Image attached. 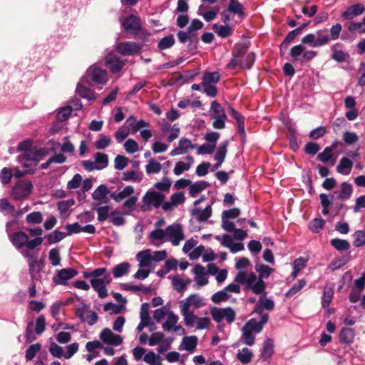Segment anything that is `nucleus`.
<instances>
[{
	"mask_svg": "<svg viewBox=\"0 0 365 365\" xmlns=\"http://www.w3.org/2000/svg\"><path fill=\"white\" fill-rule=\"evenodd\" d=\"M49 352L55 358L61 359L64 357L63 348L55 342H51L49 345Z\"/></svg>",
	"mask_w": 365,
	"mask_h": 365,
	"instance_id": "62",
	"label": "nucleus"
},
{
	"mask_svg": "<svg viewBox=\"0 0 365 365\" xmlns=\"http://www.w3.org/2000/svg\"><path fill=\"white\" fill-rule=\"evenodd\" d=\"M0 212L13 216L15 207L6 199H0Z\"/></svg>",
	"mask_w": 365,
	"mask_h": 365,
	"instance_id": "58",
	"label": "nucleus"
},
{
	"mask_svg": "<svg viewBox=\"0 0 365 365\" xmlns=\"http://www.w3.org/2000/svg\"><path fill=\"white\" fill-rule=\"evenodd\" d=\"M134 188L131 185L125 186L123 190L118 192H113L110 195L112 199H113L116 202H121L123 199L128 198L130 196L133 195Z\"/></svg>",
	"mask_w": 365,
	"mask_h": 365,
	"instance_id": "35",
	"label": "nucleus"
},
{
	"mask_svg": "<svg viewBox=\"0 0 365 365\" xmlns=\"http://www.w3.org/2000/svg\"><path fill=\"white\" fill-rule=\"evenodd\" d=\"M315 35L319 47L327 45L331 41V38H329L327 29L317 31Z\"/></svg>",
	"mask_w": 365,
	"mask_h": 365,
	"instance_id": "43",
	"label": "nucleus"
},
{
	"mask_svg": "<svg viewBox=\"0 0 365 365\" xmlns=\"http://www.w3.org/2000/svg\"><path fill=\"white\" fill-rule=\"evenodd\" d=\"M162 165L160 163L154 159H151L148 161V163L145 166V171L147 174L158 173L160 172Z\"/></svg>",
	"mask_w": 365,
	"mask_h": 365,
	"instance_id": "60",
	"label": "nucleus"
},
{
	"mask_svg": "<svg viewBox=\"0 0 365 365\" xmlns=\"http://www.w3.org/2000/svg\"><path fill=\"white\" fill-rule=\"evenodd\" d=\"M197 337L196 336H184L182 339L178 349L180 351H187L190 353H193L197 344Z\"/></svg>",
	"mask_w": 365,
	"mask_h": 365,
	"instance_id": "26",
	"label": "nucleus"
},
{
	"mask_svg": "<svg viewBox=\"0 0 365 365\" xmlns=\"http://www.w3.org/2000/svg\"><path fill=\"white\" fill-rule=\"evenodd\" d=\"M213 31L220 37L226 38L232 34V29L228 25H217L214 24L212 26Z\"/></svg>",
	"mask_w": 365,
	"mask_h": 365,
	"instance_id": "50",
	"label": "nucleus"
},
{
	"mask_svg": "<svg viewBox=\"0 0 365 365\" xmlns=\"http://www.w3.org/2000/svg\"><path fill=\"white\" fill-rule=\"evenodd\" d=\"M344 107L346 109H349L348 111L345 113V116L349 120H355L359 115V112L357 109L355 108L356 103L355 98L353 96H347L344 99Z\"/></svg>",
	"mask_w": 365,
	"mask_h": 365,
	"instance_id": "21",
	"label": "nucleus"
},
{
	"mask_svg": "<svg viewBox=\"0 0 365 365\" xmlns=\"http://www.w3.org/2000/svg\"><path fill=\"white\" fill-rule=\"evenodd\" d=\"M143 179V174L138 171L130 170L123 173L122 180L126 182H140Z\"/></svg>",
	"mask_w": 365,
	"mask_h": 365,
	"instance_id": "46",
	"label": "nucleus"
},
{
	"mask_svg": "<svg viewBox=\"0 0 365 365\" xmlns=\"http://www.w3.org/2000/svg\"><path fill=\"white\" fill-rule=\"evenodd\" d=\"M77 274V271L73 268L61 269L53 277V282L56 284L65 285L68 280L73 278Z\"/></svg>",
	"mask_w": 365,
	"mask_h": 365,
	"instance_id": "16",
	"label": "nucleus"
},
{
	"mask_svg": "<svg viewBox=\"0 0 365 365\" xmlns=\"http://www.w3.org/2000/svg\"><path fill=\"white\" fill-rule=\"evenodd\" d=\"M138 201V197L132 195L127 198L126 200L122 205V210H123L124 215H130L131 212L135 210V206Z\"/></svg>",
	"mask_w": 365,
	"mask_h": 365,
	"instance_id": "45",
	"label": "nucleus"
},
{
	"mask_svg": "<svg viewBox=\"0 0 365 365\" xmlns=\"http://www.w3.org/2000/svg\"><path fill=\"white\" fill-rule=\"evenodd\" d=\"M365 12V6L361 3L354 4L348 6L341 14L343 19L351 21Z\"/></svg>",
	"mask_w": 365,
	"mask_h": 365,
	"instance_id": "14",
	"label": "nucleus"
},
{
	"mask_svg": "<svg viewBox=\"0 0 365 365\" xmlns=\"http://www.w3.org/2000/svg\"><path fill=\"white\" fill-rule=\"evenodd\" d=\"M76 91L81 97L89 101L93 100L96 98L95 93L92 90L81 84H78Z\"/></svg>",
	"mask_w": 365,
	"mask_h": 365,
	"instance_id": "49",
	"label": "nucleus"
},
{
	"mask_svg": "<svg viewBox=\"0 0 365 365\" xmlns=\"http://www.w3.org/2000/svg\"><path fill=\"white\" fill-rule=\"evenodd\" d=\"M352 192V185L349 182H344L341 185V190L339 192H334L333 197L336 195V199L344 201L351 197Z\"/></svg>",
	"mask_w": 365,
	"mask_h": 365,
	"instance_id": "32",
	"label": "nucleus"
},
{
	"mask_svg": "<svg viewBox=\"0 0 365 365\" xmlns=\"http://www.w3.org/2000/svg\"><path fill=\"white\" fill-rule=\"evenodd\" d=\"M273 341L270 339H267L264 341L263 350L262 351V357L264 359H267L273 354Z\"/></svg>",
	"mask_w": 365,
	"mask_h": 365,
	"instance_id": "57",
	"label": "nucleus"
},
{
	"mask_svg": "<svg viewBox=\"0 0 365 365\" xmlns=\"http://www.w3.org/2000/svg\"><path fill=\"white\" fill-rule=\"evenodd\" d=\"M268 314H264L262 315L259 322H257L255 319H251L244 326L251 330L252 332L259 333L262 330L263 326L268 322Z\"/></svg>",
	"mask_w": 365,
	"mask_h": 365,
	"instance_id": "22",
	"label": "nucleus"
},
{
	"mask_svg": "<svg viewBox=\"0 0 365 365\" xmlns=\"http://www.w3.org/2000/svg\"><path fill=\"white\" fill-rule=\"evenodd\" d=\"M211 118L214 120L212 126L215 129H223L225 127L227 115L222 106L214 101L210 105Z\"/></svg>",
	"mask_w": 365,
	"mask_h": 365,
	"instance_id": "8",
	"label": "nucleus"
},
{
	"mask_svg": "<svg viewBox=\"0 0 365 365\" xmlns=\"http://www.w3.org/2000/svg\"><path fill=\"white\" fill-rule=\"evenodd\" d=\"M227 9L230 13L237 14L240 18L245 16L243 6L237 0H230Z\"/></svg>",
	"mask_w": 365,
	"mask_h": 365,
	"instance_id": "39",
	"label": "nucleus"
},
{
	"mask_svg": "<svg viewBox=\"0 0 365 365\" xmlns=\"http://www.w3.org/2000/svg\"><path fill=\"white\" fill-rule=\"evenodd\" d=\"M123 26L126 31L137 33L140 29L141 25L139 18L130 15L125 19Z\"/></svg>",
	"mask_w": 365,
	"mask_h": 365,
	"instance_id": "28",
	"label": "nucleus"
},
{
	"mask_svg": "<svg viewBox=\"0 0 365 365\" xmlns=\"http://www.w3.org/2000/svg\"><path fill=\"white\" fill-rule=\"evenodd\" d=\"M348 30L351 32H358L359 34L365 33V16L359 22H352L348 26Z\"/></svg>",
	"mask_w": 365,
	"mask_h": 365,
	"instance_id": "61",
	"label": "nucleus"
},
{
	"mask_svg": "<svg viewBox=\"0 0 365 365\" xmlns=\"http://www.w3.org/2000/svg\"><path fill=\"white\" fill-rule=\"evenodd\" d=\"M184 201V194L181 192H175L171 195L170 201L164 202L162 204V208L165 211H170Z\"/></svg>",
	"mask_w": 365,
	"mask_h": 365,
	"instance_id": "24",
	"label": "nucleus"
},
{
	"mask_svg": "<svg viewBox=\"0 0 365 365\" xmlns=\"http://www.w3.org/2000/svg\"><path fill=\"white\" fill-rule=\"evenodd\" d=\"M166 241L171 242L174 246H177L185 239L182 226L174 223L166 227Z\"/></svg>",
	"mask_w": 365,
	"mask_h": 365,
	"instance_id": "9",
	"label": "nucleus"
},
{
	"mask_svg": "<svg viewBox=\"0 0 365 365\" xmlns=\"http://www.w3.org/2000/svg\"><path fill=\"white\" fill-rule=\"evenodd\" d=\"M255 271L259 274L258 278L267 279L274 272V269L267 265L263 264H256Z\"/></svg>",
	"mask_w": 365,
	"mask_h": 365,
	"instance_id": "47",
	"label": "nucleus"
},
{
	"mask_svg": "<svg viewBox=\"0 0 365 365\" xmlns=\"http://www.w3.org/2000/svg\"><path fill=\"white\" fill-rule=\"evenodd\" d=\"M197 147V145L192 144L189 139L186 138H182L178 142V147L172 150L170 154L171 156L185 154L188 152L189 149H194Z\"/></svg>",
	"mask_w": 365,
	"mask_h": 365,
	"instance_id": "20",
	"label": "nucleus"
},
{
	"mask_svg": "<svg viewBox=\"0 0 365 365\" xmlns=\"http://www.w3.org/2000/svg\"><path fill=\"white\" fill-rule=\"evenodd\" d=\"M210 314L215 322L220 323L225 321L230 324L236 319V312L230 307H213L210 309Z\"/></svg>",
	"mask_w": 365,
	"mask_h": 365,
	"instance_id": "7",
	"label": "nucleus"
},
{
	"mask_svg": "<svg viewBox=\"0 0 365 365\" xmlns=\"http://www.w3.org/2000/svg\"><path fill=\"white\" fill-rule=\"evenodd\" d=\"M253 354L248 348H243L237 354V358L244 364H248L252 361Z\"/></svg>",
	"mask_w": 365,
	"mask_h": 365,
	"instance_id": "59",
	"label": "nucleus"
},
{
	"mask_svg": "<svg viewBox=\"0 0 365 365\" xmlns=\"http://www.w3.org/2000/svg\"><path fill=\"white\" fill-rule=\"evenodd\" d=\"M178 317L173 312L168 313L166 321L163 324V329L165 331H173L178 332L179 334H184L185 329L180 325H177Z\"/></svg>",
	"mask_w": 365,
	"mask_h": 365,
	"instance_id": "17",
	"label": "nucleus"
},
{
	"mask_svg": "<svg viewBox=\"0 0 365 365\" xmlns=\"http://www.w3.org/2000/svg\"><path fill=\"white\" fill-rule=\"evenodd\" d=\"M180 313L184 317V322L187 327H193L196 324L197 317L192 311H190L187 303L180 305Z\"/></svg>",
	"mask_w": 365,
	"mask_h": 365,
	"instance_id": "25",
	"label": "nucleus"
},
{
	"mask_svg": "<svg viewBox=\"0 0 365 365\" xmlns=\"http://www.w3.org/2000/svg\"><path fill=\"white\" fill-rule=\"evenodd\" d=\"M110 274L104 275L102 279H91V284L93 289L98 293L100 298L104 299L108 296V291L106 286L110 283Z\"/></svg>",
	"mask_w": 365,
	"mask_h": 365,
	"instance_id": "11",
	"label": "nucleus"
},
{
	"mask_svg": "<svg viewBox=\"0 0 365 365\" xmlns=\"http://www.w3.org/2000/svg\"><path fill=\"white\" fill-rule=\"evenodd\" d=\"M190 279H183L178 277L173 278V285L174 289L178 292L182 293L187 289V287L190 284Z\"/></svg>",
	"mask_w": 365,
	"mask_h": 365,
	"instance_id": "42",
	"label": "nucleus"
},
{
	"mask_svg": "<svg viewBox=\"0 0 365 365\" xmlns=\"http://www.w3.org/2000/svg\"><path fill=\"white\" fill-rule=\"evenodd\" d=\"M24 257L27 259L29 265V272L31 277V280L35 281L38 279V274L41 272L43 267L44 262L43 259H38V250H34L32 252H21Z\"/></svg>",
	"mask_w": 365,
	"mask_h": 365,
	"instance_id": "4",
	"label": "nucleus"
},
{
	"mask_svg": "<svg viewBox=\"0 0 365 365\" xmlns=\"http://www.w3.org/2000/svg\"><path fill=\"white\" fill-rule=\"evenodd\" d=\"M136 259L139 262V267H149L151 266L152 255L150 250H146L138 252L136 255Z\"/></svg>",
	"mask_w": 365,
	"mask_h": 365,
	"instance_id": "33",
	"label": "nucleus"
},
{
	"mask_svg": "<svg viewBox=\"0 0 365 365\" xmlns=\"http://www.w3.org/2000/svg\"><path fill=\"white\" fill-rule=\"evenodd\" d=\"M175 43V38L173 36H167L161 38L158 43V47L160 50H165L173 46Z\"/></svg>",
	"mask_w": 365,
	"mask_h": 365,
	"instance_id": "63",
	"label": "nucleus"
},
{
	"mask_svg": "<svg viewBox=\"0 0 365 365\" xmlns=\"http://www.w3.org/2000/svg\"><path fill=\"white\" fill-rule=\"evenodd\" d=\"M255 59L254 53L248 51L247 46L244 43L235 45L232 51V58L227 65L229 69H235L237 66L242 69H250Z\"/></svg>",
	"mask_w": 365,
	"mask_h": 365,
	"instance_id": "1",
	"label": "nucleus"
},
{
	"mask_svg": "<svg viewBox=\"0 0 365 365\" xmlns=\"http://www.w3.org/2000/svg\"><path fill=\"white\" fill-rule=\"evenodd\" d=\"M242 332L241 341L247 346H252L255 344V336L252 334L251 330L243 326Z\"/></svg>",
	"mask_w": 365,
	"mask_h": 365,
	"instance_id": "44",
	"label": "nucleus"
},
{
	"mask_svg": "<svg viewBox=\"0 0 365 365\" xmlns=\"http://www.w3.org/2000/svg\"><path fill=\"white\" fill-rule=\"evenodd\" d=\"M99 338L103 344L113 346H118L123 343L122 336L114 334L108 328H106L102 330L99 335Z\"/></svg>",
	"mask_w": 365,
	"mask_h": 365,
	"instance_id": "13",
	"label": "nucleus"
},
{
	"mask_svg": "<svg viewBox=\"0 0 365 365\" xmlns=\"http://www.w3.org/2000/svg\"><path fill=\"white\" fill-rule=\"evenodd\" d=\"M352 167L353 162L349 158L344 157L336 166V171L341 175H348L350 174Z\"/></svg>",
	"mask_w": 365,
	"mask_h": 365,
	"instance_id": "36",
	"label": "nucleus"
},
{
	"mask_svg": "<svg viewBox=\"0 0 365 365\" xmlns=\"http://www.w3.org/2000/svg\"><path fill=\"white\" fill-rule=\"evenodd\" d=\"M106 63L111 72L114 73L119 72L125 65V62L123 60L113 53H109L106 57Z\"/></svg>",
	"mask_w": 365,
	"mask_h": 365,
	"instance_id": "23",
	"label": "nucleus"
},
{
	"mask_svg": "<svg viewBox=\"0 0 365 365\" xmlns=\"http://www.w3.org/2000/svg\"><path fill=\"white\" fill-rule=\"evenodd\" d=\"M66 235H67L64 232L55 230L53 232L46 235L45 238L47 239L48 244L51 245L60 242L64 239Z\"/></svg>",
	"mask_w": 365,
	"mask_h": 365,
	"instance_id": "54",
	"label": "nucleus"
},
{
	"mask_svg": "<svg viewBox=\"0 0 365 365\" xmlns=\"http://www.w3.org/2000/svg\"><path fill=\"white\" fill-rule=\"evenodd\" d=\"M29 147V143L26 142H21L17 148L19 150H26L25 153V158L29 161H33L34 163H37L40 160L41 156L43 155L42 150H27V148Z\"/></svg>",
	"mask_w": 365,
	"mask_h": 365,
	"instance_id": "19",
	"label": "nucleus"
},
{
	"mask_svg": "<svg viewBox=\"0 0 365 365\" xmlns=\"http://www.w3.org/2000/svg\"><path fill=\"white\" fill-rule=\"evenodd\" d=\"M32 189L33 185L30 181L20 180L14 186L12 196L16 200L24 199L30 195Z\"/></svg>",
	"mask_w": 365,
	"mask_h": 365,
	"instance_id": "10",
	"label": "nucleus"
},
{
	"mask_svg": "<svg viewBox=\"0 0 365 365\" xmlns=\"http://www.w3.org/2000/svg\"><path fill=\"white\" fill-rule=\"evenodd\" d=\"M10 240L13 245L21 252H32L36 247L40 246L43 239L36 237L29 240V237L22 231H19L10 236Z\"/></svg>",
	"mask_w": 365,
	"mask_h": 365,
	"instance_id": "3",
	"label": "nucleus"
},
{
	"mask_svg": "<svg viewBox=\"0 0 365 365\" xmlns=\"http://www.w3.org/2000/svg\"><path fill=\"white\" fill-rule=\"evenodd\" d=\"M290 56L293 61L302 64L314 58L317 56V52L313 50H307L303 45L299 44L290 49Z\"/></svg>",
	"mask_w": 365,
	"mask_h": 365,
	"instance_id": "6",
	"label": "nucleus"
},
{
	"mask_svg": "<svg viewBox=\"0 0 365 365\" xmlns=\"http://www.w3.org/2000/svg\"><path fill=\"white\" fill-rule=\"evenodd\" d=\"M308 259L304 257H299L293 262V272L291 276L293 279H295L299 273L307 267Z\"/></svg>",
	"mask_w": 365,
	"mask_h": 365,
	"instance_id": "40",
	"label": "nucleus"
},
{
	"mask_svg": "<svg viewBox=\"0 0 365 365\" xmlns=\"http://www.w3.org/2000/svg\"><path fill=\"white\" fill-rule=\"evenodd\" d=\"M212 212V207L209 205L204 210L194 208L192 210V216L199 222H205L210 217Z\"/></svg>",
	"mask_w": 365,
	"mask_h": 365,
	"instance_id": "29",
	"label": "nucleus"
},
{
	"mask_svg": "<svg viewBox=\"0 0 365 365\" xmlns=\"http://www.w3.org/2000/svg\"><path fill=\"white\" fill-rule=\"evenodd\" d=\"M184 303H187L189 309L192 306L195 309H199L205 305L204 300L197 294H192L185 299L180 302V305H183Z\"/></svg>",
	"mask_w": 365,
	"mask_h": 365,
	"instance_id": "34",
	"label": "nucleus"
},
{
	"mask_svg": "<svg viewBox=\"0 0 365 365\" xmlns=\"http://www.w3.org/2000/svg\"><path fill=\"white\" fill-rule=\"evenodd\" d=\"M108 193L109 190L107 187L104 185H101L93 191L92 197L95 200H103Z\"/></svg>",
	"mask_w": 365,
	"mask_h": 365,
	"instance_id": "51",
	"label": "nucleus"
},
{
	"mask_svg": "<svg viewBox=\"0 0 365 365\" xmlns=\"http://www.w3.org/2000/svg\"><path fill=\"white\" fill-rule=\"evenodd\" d=\"M186 162L178 161L176 163L173 169V173L176 175H180L183 172L187 171L190 169L194 163V159L191 155H187L185 158Z\"/></svg>",
	"mask_w": 365,
	"mask_h": 365,
	"instance_id": "31",
	"label": "nucleus"
},
{
	"mask_svg": "<svg viewBox=\"0 0 365 365\" xmlns=\"http://www.w3.org/2000/svg\"><path fill=\"white\" fill-rule=\"evenodd\" d=\"M355 336V333L353 329L342 328L340 331L339 339L344 344H351L353 342Z\"/></svg>",
	"mask_w": 365,
	"mask_h": 365,
	"instance_id": "41",
	"label": "nucleus"
},
{
	"mask_svg": "<svg viewBox=\"0 0 365 365\" xmlns=\"http://www.w3.org/2000/svg\"><path fill=\"white\" fill-rule=\"evenodd\" d=\"M192 271L195 274V281L198 287L207 284L208 279L204 267L200 264H197L195 266Z\"/></svg>",
	"mask_w": 365,
	"mask_h": 365,
	"instance_id": "27",
	"label": "nucleus"
},
{
	"mask_svg": "<svg viewBox=\"0 0 365 365\" xmlns=\"http://www.w3.org/2000/svg\"><path fill=\"white\" fill-rule=\"evenodd\" d=\"M234 281L245 285L246 289L251 290L255 294H266L265 282L254 272L239 271Z\"/></svg>",
	"mask_w": 365,
	"mask_h": 365,
	"instance_id": "2",
	"label": "nucleus"
},
{
	"mask_svg": "<svg viewBox=\"0 0 365 365\" xmlns=\"http://www.w3.org/2000/svg\"><path fill=\"white\" fill-rule=\"evenodd\" d=\"M107 270L105 267H100L95 269L91 271L84 272L83 275V277L87 279H100V277H104V275L107 274Z\"/></svg>",
	"mask_w": 365,
	"mask_h": 365,
	"instance_id": "48",
	"label": "nucleus"
},
{
	"mask_svg": "<svg viewBox=\"0 0 365 365\" xmlns=\"http://www.w3.org/2000/svg\"><path fill=\"white\" fill-rule=\"evenodd\" d=\"M142 45L133 41L120 42L116 46V51L123 56H133L140 51Z\"/></svg>",
	"mask_w": 365,
	"mask_h": 365,
	"instance_id": "12",
	"label": "nucleus"
},
{
	"mask_svg": "<svg viewBox=\"0 0 365 365\" xmlns=\"http://www.w3.org/2000/svg\"><path fill=\"white\" fill-rule=\"evenodd\" d=\"M330 243L338 251L347 250L350 248L349 242L345 240L334 238L331 240Z\"/></svg>",
	"mask_w": 365,
	"mask_h": 365,
	"instance_id": "55",
	"label": "nucleus"
},
{
	"mask_svg": "<svg viewBox=\"0 0 365 365\" xmlns=\"http://www.w3.org/2000/svg\"><path fill=\"white\" fill-rule=\"evenodd\" d=\"M220 78V75L218 72H206L204 73L202 76V83L207 84H215L217 83Z\"/></svg>",
	"mask_w": 365,
	"mask_h": 365,
	"instance_id": "56",
	"label": "nucleus"
},
{
	"mask_svg": "<svg viewBox=\"0 0 365 365\" xmlns=\"http://www.w3.org/2000/svg\"><path fill=\"white\" fill-rule=\"evenodd\" d=\"M86 76L96 84H103L108 81L106 70L97 67H90L87 71Z\"/></svg>",
	"mask_w": 365,
	"mask_h": 365,
	"instance_id": "15",
	"label": "nucleus"
},
{
	"mask_svg": "<svg viewBox=\"0 0 365 365\" xmlns=\"http://www.w3.org/2000/svg\"><path fill=\"white\" fill-rule=\"evenodd\" d=\"M72 110L73 108L71 106L61 108L56 114L57 120L59 121H64L71 115Z\"/></svg>",
	"mask_w": 365,
	"mask_h": 365,
	"instance_id": "64",
	"label": "nucleus"
},
{
	"mask_svg": "<svg viewBox=\"0 0 365 365\" xmlns=\"http://www.w3.org/2000/svg\"><path fill=\"white\" fill-rule=\"evenodd\" d=\"M130 268V263L124 262L115 265L113 268L112 272L115 278H119L128 274Z\"/></svg>",
	"mask_w": 365,
	"mask_h": 365,
	"instance_id": "38",
	"label": "nucleus"
},
{
	"mask_svg": "<svg viewBox=\"0 0 365 365\" xmlns=\"http://www.w3.org/2000/svg\"><path fill=\"white\" fill-rule=\"evenodd\" d=\"M165 195L161 192L148 190L142 198L140 210L143 212L150 211L153 207H162Z\"/></svg>",
	"mask_w": 365,
	"mask_h": 365,
	"instance_id": "5",
	"label": "nucleus"
},
{
	"mask_svg": "<svg viewBox=\"0 0 365 365\" xmlns=\"http://www.w3.org/2000/svg\"><path fill=\"white\" fill-rule=\"evenodd\" d=\"M209 183L205 181H199L190 186V194L195 197L200 192L204 190L209 186Z\"/></svg>",
	"mask_w": 365,
	"mask_h": 365,
	"instance_id": "52",
	"label": "nucleus"
},
{
	"mask_svg": "<svg viewBox=\"0 0 365 365\" xmlns=\"http://www.w3.org/2000/svg\"><path fill=\"white\" fill-rule=\"evenodd\" d=\"M227 111L230 115L236 120L238 133L241 135L245 134L244 117L239 113L234 108L229 106Z\"/></svg>",
	"mask_w": 365,
	"mask_h": 365,
	"instance_id": "37",
	"label": "nucleus"
},
{
	"mask_svg": "<svg viewBox=\"0 0 365 365\" xmlns=\"http://www.w3.org/2000/svg\"><path fill=\"white\" fill-rule=\"evenodd\" d=\"M307 284V281L305 279H300L298 281L297 284H294L286 293L285 297L287 298H291L297 294L302 288H304Z\"/></svg>",
	"mask_w": 365,
	"mask_h": 365,
	"instance_id": "53",
	"label": "nucleus"
},
{
	"mask_svg": "<svg viewBox=\"0 0 365 365\" xmlns=\"http://www.w3.org/2000/svg\"><path fill=\"white\" fill-rule=\"evenodd\" d=\"M76 315L83 322H86L92 326L98 320L97 314L91 310H89L86 306L78 308L76 312Z\"/></svg>",
	"mask_w": 365,
	"mask_h": 365,
	"instance_id": "18",
	"label": "nucleus"
},
{
	"mask_svg": "<svg viewBox=\"0 0 365 365\" xmlns=\"http://www.w3.org/2000/svg\"><path fill=\"white\" fill-rule=\"evenodd\" d=\"M341 46V45L340 43H335L331 47V51L332 52L331 58L338 63L345 62L349 58L348 53L339 49Z\"/></svg>",
	"mask_w": 365,
	"mask_h": 365,
	"instance_id": "30",
	"label": "nucleus"
}]
</instances>
